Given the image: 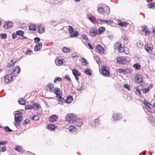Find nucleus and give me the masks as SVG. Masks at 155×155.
<instances>
[{
	"instance_id": "19",
	"label": "nucleus",
	"mask_w": 155,
	"mask_h": 155,
	"mask_svg": "<svg viewBox=\"0 0 155 155\" xmlns=\"http://www.w3.org/2000/svg\"><path fill=\"white\" fill-rule=\"evenodd\" d=\"M57 119V117L55 115H53L50 116L49 119V121L51 122H54L56 121Z\"/></svg>"
},
{
	"instance_id": "29",
	"label": "nucleus",
	"mask_w": 155,
	"mask_h": 155,
	"mask_svg": "<svg viewBox=\"0 0 155 155\" xmlns=\"http://www.w3.org/2000/svg\"><path fill=\"white\" fill-rule=\"evenodd\" d=\"M133 66L136 70H139L141 68V66L140 64L139 63L134 64Z\"/></svg>"
},
{
	"instance_id": "56",
	"label": "nucleus",
	"mask_w": 155,
	"mask_h": 155,
	"mask_svg": "<svg viewBox=\"0 0 155 155\" xmlns=\"http://www.w3.org/2000/svg\"><path fill=\"white\" fill-rule=\"evenodd\" d=\"M94 59L96 61V62L97 64H99V61H100V60H99V59L97 57V56H94Z\"/></svg>"
},
{
	"instance_id": "13",
	"label": "nucleus",
	"mask_w": 155,
	"mask_h": 155,
	"mask_svg": "<svg viewBox=\"0 0 155 155\" xmlns=\"http://www.w3.org/2000/svg\"><path fill=\"white\" fill-rule=\"evenodd\" d=\"M117 62L121 64H125L127 61L125 58L123 57L117 58Z\"/></svg>"
},
{
	"instance_id": "40",
	"label": "nucleus",
	"mask_w": 155,
	"mask_h": 155,
	"mask_svg": "<svg viewBox=\"0 0 155 155\" xmlns=\"http://www.w3.org/2000/svg\"><path fill=\"white\" fill-rule=\"evenodd\" d=\"M63 62V60L60 59H56V63L57 64H61Z\"/></svg>"
},
{
	"instance_id": "49",
	"label": "nucleus",
	"mask_w": 155,
	"mask_h": 155,
	"mask_svg": "<svg viewBox=\"0 0 155 155\" xmlns=\"http://www.w3.org/2000/svg\"><path fill=\"white\" fill-rule=\"evenodd\" d=\"M84 72L87 74L89 75H91L92 74L91 72V70L89 69H87Z\"/></svg>"
},
{
	"instance_id": "20",
	"label": "nucleus",
	"mask_w": 155,
	"mask_h": 155,
	"mask_svg": "<svg viewBox=\"0 0 155 155\" xmlns=\"http://www.w3.org/2000/svg\"><path fill=\"white\" fill-rule=\"evenodd\" d=\"M113 117L115 120H117L121 118H122V115L120 114H113Z\"/></svg>"
},
{
	"instance_id": "25",
	"label": "nucleus",
	"mask_w": 155,
	"mask_h": 155,
	"mask_svg": "<svg viewBox=\"0 0 155 155\" xmlns=\"http://www.w3.org/2000/svg\"><path fill=\"white\" fill-rule=\"evenodd\" d=\"M73 97L71 96H68L65 100V102L67 103H70L73 101Z\"/></svg>"
},
{
	"instance_id": "32",
	"label": "nucleus",
	"mask_w": 155,
	"mask_h": 155,
	"mask_svg": "<svg viewBox=\"0 0 155 155\" xmlns=\"http://www.w3.org/2000/svg\"><path fill=\"white\" fill-rule=\"evenodd\" d=\"M36 27L34 24H31L29 26V29L30 30L32 31H35L36 30Z\"/></svg>"
},
{
	"instance_id": "41",
	"label": "nucleus",
	"mask_w": 155,
	"mask_h": 155,
	"mask_svg": "<svg viewBox=\"0 0 155 155\" xmlns=\"http://www.w3.org/2000/svg\"><path fill=\"white\" fill-rule=\"evenodd\" d=\"M18 103L19 104L22 105H24L25 104V102L23 98H21L18 101Z\"/></svg>"
},
{
	"instance_id": "42",
	"label": "nucleus",
	"mask_w": 155,
	"mask_h": 155,
	"mask_svg": "<svg viewBox=\"0 0 155 155\" xmlns=\"http://www.w3.org/2000/svg\"><path fill=\"white\" fill-rule=\"evenodd\" d=\"M62 51L64 52H68L70 51V49L69 48L64 47L62 49Z\"/></svg>"
},
{
	"instance_id": "14",
	"label": "nucleus",
	"mask_w": 155,
	"mask_h": 155,
	"mask_svg": "<svg viewBox=\"0 0 155 155\" xmlns=\"http://www.w3.org/2000/svg\"><path fill=\"white\" fill-rule=\"evenodd\" d=\"M145 50L149 53H151L152 52V46L150 45L147 44L144 46Z\"/></svg>"
},
{
	"instance_id": "39",
	"label": "nucleus",
	"mask_w": 155,
	"mask_h": 155,
	"mask_svg": "<svg viewBox=\"0 0 155 155\" xmlns=\"http://www.w3.org/2000/svg\"><path fill=\"white\" fill-rule=\"evenodd\" d=\"M82 62V64L83 66H86L87 64L88 63L87 62L86 60L84 58H82L81 59Z\"/></svg>"
},
{
	"instance_id": "63",
	"label": "nucleus",
	"mask_w": 155,
	"mask_h": 155,
	"mask_svg": "<svg viewBox=\"0 0 155 155\" xmlns=\"http://www.w3.org/2000/svg\"><path fill=\"white\" fill-rule=\"evenodd\" d=\"M38 47L41 48L42 47V44L41 42H40L37 44L36 45Z\"/></svg>"
},
{
	"instance_id": "34",
	"label": "nucleus",
	"mask_w": 155,
	"mask_h": 155,
	"mask_svg": "<svg viewBox=\"0 0 155 155\" xmlns=\"http://www.w3.org/2000/svg\"><path fill=\"white\" fill-rule=\"evenodd\" d=\"M85 89V86L83 84H81V85L79 86L78 88L77 89V90L78 91H84Z\"/></svg>"
},
{
	"instance_id": "33",
	"label": "nucleus",
	"mask_w": 155,
	"mask_h": 155,
	"mask_svg": "<svg viewBox=\"0 0 155 155\" xmlns=\"http://www.w3.org/2000/svg\"><path fill=\"white\" fill-rule=\"evenodd\" d=\"M40 113L38 114V115H35L32 117V119L34 120H39L40 117L39 115H40Z\"/></svg>"
},
{
	"instance_id": "11",
	"label": "nucleus",
	"mask_w": 155,
	"mask_h": 155,
	"mask_svg": "<svg viewBox=\"0 0 155 155\" xmlns=\"http://www.w3.org/2000/svg\"><path fill=\"white\" fill-rule=\"evenodd\" d=\"M96 51L100 54H102L104 52V48L100 45H98L96 46Z\"/></svg>"
},
{
	"instance_id": "35",
	"label": "nucleus",
	"mask_w": 155,
	"mask_h": 155,
	"mask_svg": "<svg viewBox=\"0 0 155 155\" xmlns=\"http://www.w3.org/2000/svg\"><path fill=\"white\" fill-rule=\"evenodd\" d=\"M15 150L17 151L20 152H22L24 151L23 149L21 147V146H17L15 148Z\"/></svg>"
},
{
	"instance_id": "1",
	"label": "nucleus",
	"mask_w": 155,
	"mask_h": 155,
	"mask_svg": "<svg viewBox=\"0 0 155 155\" xmlns=\"http://www.w3.org/2000/svg\"><path fill=\"white\" fill-rule=\"evenodd\" d=\"M47 86L50 90V92L54 93L56 94V97L57 98L58 101L60 102L59 103L61 104H62L64 99L61 96L62 93L60 91V89L57 87L54 88V84L50 83L48 84Z\"/></svg>"
},
{
	"instance_id": "8",
	"label": "nucleus",
	"mask_w": 155,
	"mask_h": 155,
	"mask_svg": "<svg viewBox=\"0 0 155 155\" xmlns=\"http://www.w3.org/2000/svg\"><path fill=\"white\" fill-rule=\"evenodd\" d=\"M89 33L91 36L94 37L96 36L98 34V31L97 30L96 28L95 27L92 28H90Z\"/></svg>"
},
{
	"instance_id": "37",
	"label": "nucleus",
	"mask_w": 155,
	"mask_h": 155,
	"mask_svg": "<svg viewBox=\"0 0 155 155\" xmlns=\"http://www.w3.org/2000/svg\"><path fill=\"white\" fill-rule=\"evenodd\" d=\"M79 35V32L77 31H75L74 32L73 34H71L70 35V37H76L78 36Z\"/></svg>"
},
{
	"instance_id": "18",
	"label": "nucleus",
	"mask_w": 155,
	"mask_h": 155,
	"mask_svg": "<svg viewBox=\"0 0 155 155\" xmlns=\"http://www.w3.org/2000/svg\"><path fill=\"white\" fill-rule=\"evenodd\" d=\"M38 31L39 33H42L45 30V27L41 25H38Z\"/></svg>"
},
{
	"instance_id": "30",
	"label": "nucleus",
	"mask_w": 155,
	"mask_h": 155,
	"mask_svg": "<svg viewBox=\"0 0 155 155\" xmlns=\"http://www.w3.org/2000/svg\"><path fill=\"white\" fill-rule=\"evenodd\" d=\"M47 128L49 130H52L54 129L55 127L54 125L50 124L48 125Z\"/></svg>"
},
{
	"instance_id": "43",
	"label": "nucleus",
	"mask_w": 155,
	"mask_h": 155,
	"mask_svg": "<svg viewBox=\"0 0 155 155\" xmlns=\"http://www.w3.org/2000/svg\"><path fill=\"white\" fill-rule=\"evenodd\" d=\"M16 34L18 35H21L22 36V35H24V32L23 31L21 30L18 31L16 32Z\"/></svg>"
},
{
	"instance_id": "47",
	"label": "nucleus",
	"mask_w": 155,
	"mask_h": 155,
	"mask_svg": "<svg viewBox=\"0 0 155 155\" xmlns=\"http://www.w3.org/2000/svg\"><path fill=\"white\" fill-rule=\"evenodd\" d=\"M61 80L62 78L59 77H56L54 79V83H56L57 81H61Z\"/></svg>"
},
{
	"instance_id": "22",
	"label": "nucleus",
	"mask_w": 155,
	"mask_h": 155,
	"mask_svg": "<svg viewBox=\"0 0 155 155\" xmlns=\"http://www.w3.org/2000/svg\"><path fill=\"white\" fill-rule=\"evenodd\" d=\"M118 25L121 27H126L127 26V25H128V23H127L126 22H123L122 21H119L118 22Z\"/></svg>"
},
{
	"instance_id": "17",
	"label": "nucleus",
	"mask_w": 155,
	"mask_h": 155,
	"mask_svg": "<svg viewBox=\"0 0 155 155\" xmlns=\"http://www.w3.org/2000/svg\"><path fill=\"white\" fill-rule=\"evenodd\" d=\"M143 29L142 31L145 33L146 34H148L150 32V29L147 28L146 26H143Z\"/></svg>"
},
{
	"instance_id": "58",
	"label": "nucleus",
	"mask_w": 155,
	"mask_h": 155,
	"mask_svg": "<svg viewBox=\"0 0 155 155\" xmlns=\"http://www.w3.org/2000/svg\"><path fill=\"white\" fill-rule=\"evenodd\" d=\"M34 41L35 42L37 43L40 41V39L38 37H35L34 38Z\"/></svg>"
},
{
	"instance_id": "12",
	"label": "nucleus",
	"mask_w": 155,
	"mask_h": 155,
	"mask_svg": "<svg viewBox=\"0 0 155 155\" xmlns=\"http://www.w3.org/2000/svg\"><path fill=\"white\" fill-rule=\"evenodd\" d=\"M97 22L99 24H103L106 23L108 25L112 24L113 22L112 21L105 20L102 19H98L97 20Z\"/></svg>"
},
{
	"instance_id": "52",
	"label": "nucleus",
	"mask_w": 155,
	"mask_h": 155,
	"mask_svg": "<svg viewBox=\"0 0 155 155\" xmlns=\"http://www.w3.org/2000/svg\"><path fill=\"white\" fill-rule=\"evenodd\" d=\"M14 65V63H12V62L11 61L10 63L8 64L7 67L9 68H13Z\"/></svg>"
},
{
	"instance_id": "60",
	"label": "nucleus",
	"mask_w": 155,
	"mask_h": 155,
	"mask_svg": "<svg viewBox=\"0 0 155 155\" xmlns=\"http://www.w3.org/2000/svg\"><path fill=\"white\" fill-rule=\"evenodd\" d=\"M41 48L36 45L34 48V50L35 51H39Z\"/></svg>"
},
{
	"instance_id": "4",
	"label": "nucleus",
	"mask_w": 155,
	"mask_h": 155,
	"mask_svg": "<svg viewBox=\"0 0 155 155\" xmlns=\"http://www.w3.org/2000/svg\"><path fill=\"white\" fill-rule=\"evenodd\" d=\"M66 121L69 123H73L77 120V118L73 114H68L66 116Z\"/></svg>"
},
{
	"instance_id": "2",
	"label": "nucleus",
	"mask_w": 155,
	"mask_h": 155,
	"mask_svg": "<svg viewBox=\"0 0 155 155\" xmlns=\"http://www.w3.org/2000/svg\"><path fill=\"white\" fill-rule=\"evenodd\" d=\"M15 112V114L14 124L17 127L20 126V123L23 120L22 114L21 112L19 110L16 111Z\"/></svg>"
},
{
	"instance_id": "38",
	"label": "nucleus",
	"mask_w": 155,
	"mask_h": 155,
	"mask_svg": "<svg viewBox=\"0 0 155 155\" xmlns=\"http://www.w3.org/2000/svg\"><path fill=\"white\" fill-rule=\"evenodd\" d=\"M68 29H69V34H71V35L73 33V32L74 31V28L71 26H68Z\"/></svg>"
},
{
	"instance_id": "28",
	"label": "nucleus",
	"mask_w": 155,
	"mask_h": 155,
	"mask_svg": "<svg viewBox=\"0 0 155 155\" xmlns=\"http://www.w3.org/2000/svg\"><path fill=\"white\" fill-rule=\"evenodd\" d=\"M87 18L93 23H94V22L95 21L94 18L93 16H91L90 14L87 15Z\"/></svg>"
},
{
	"instance_id": "45",
	"label": "nucleus",
	"mask_w": 155,
	"mask_h": 155,
	"mask_svg": "<svg viewBox=\"0 0 155 155\" xmlns=\"http://www.w3.org/2000/svg\"><path fill=\"white\" fill-rule=\"evenodd\" d=\"M139 88H140V86H138L136 88V93L137 94L139 95H140L141 94H140V90Z\"/></svg>"
},
{
	"instance_id": "46",
	"label": "nucleus",
	"mask_w": 155,
	"mask_h": 155,
	"mask_svg": "<svg viewBox=\"0 0 155 155\" xmlns=\"http://www.w3.org/2000/svg\"><path fill=\"white\" fill-rule=\"evenodd\" d=\"M119 48L117 50L120 52L122 53L124 51V47L122 46V45H121L120 46Z\"/></svg>"
},
{
	"instance_id": "3",
	"label": "nucleus",
	"mask_w": 155,
	"mask_h": 155,
	"mask_svg": "<svg viewBox=\"0 0 155 155\" xmlns=\"http://www.w3.org/2000/svg\"><path fill=\"white\" fill-rule=\"evenodd\" d=\"M97 11L103 15H107L110 12L109 7L106 6H103L99 5L97 6Z\"/></svg>"
},
{
	"instance_id": "10",
	"label": "nucleus",
	"mask_w": 155,
	"mask_h": 155,
	"mask_svg": "<svg viewBox=\"0 0 155 155\" xmlns=\"http://www.w3.org/2000/svg\"><path fill=\"white\" fill-rule=\"evenodd\" d=\"M102 74L105 76H108L110 75V73L108 71V68L106 66H104L101 68Z\"/></svg>"
},
{
	"instance_id": "9",
	"label": "nucleus",
	"mask_w": 155,
	"mask_h": 155,
	"mask_svg": "<svg viewBox=\"0 0 155 155\" xmlns=\"http://www.w3.org/2000/svg\"><path fill=\"white\" fill-rule=\"evenodd\" d=\"M73 74L75 77L76 80L78 81L79 80L78 76H80L81 75V73L79 71H78L76 69H73L72 70Z\"/></svg>"
},
{
	"instance_id": "55",
	"label": "nucleus",
	"mask_w": 155,
	"mask_h": 155,
	"mask_svg": "<svg viewBox=\"0 0 155 155\" xmlns=\"http://www.w3.org/2000/svg\"><path fill=\"white\" fill-rule=\"evenodd\" d=\"M150 90L149 88H144L143 89L142 91L143 93H146L148 92Z\"/></svg>"
},
{
	"instance_id": "7",
	"label": "nucleus",
	"mask_w": 155,
	"mask_h": 155,
	"mask_svg": "<svg viewBox=\"0 0 155 155\" xmlns=\"http://www.w3.org/2000/svg\"><path fill=\"white\" fill-rule=\"evenodd\" d=\"M136 82L138 84H140L142 85H143L144 83L142 82V78L141 75L139 74H137L135 77Z\"/></svg>"
},
{
	"instance_id": "6",
	"label": "nucleus",
	"mask_w": 155,
	"mask_h": 155,
	"mask_svg": "<svg viewBox=\"0 0 155 155\" xmlns=\"http://www.w3.org/2000/svg\"><path fill=\"white\" fill-rule=\"evenodd\" d=\"M118 71L120 74L123 73L125 74H130L132 72V70L129 68H119L118 69Z\"/></svg>"
},
{
	"instance_id": "16",
	"label": "nucleus",
	"mask_w": 155,
	"mask_h": 155,
	"mask_svg": "<svg viewBox=\"0 0 155 155\" xmlns=\"http://www.w3.org/2000/svg\"><path fill=\"white\" fill-rule=\"evenodd\" d=\"M21 71L20 68L18 66L15 67L14 70L12 71V73L15 76H17V74H19Z\"/></svg>"
},
{
	"instance_id": "51",
	"label": "nucleus",
	"mask_w": 155,
	"mask_h": 155,
	"mask_svg": "<svg viewBox=\"0 0 155 155\" xmlns=\"http://www.w3.org/2000/svg\"><path fill=\"white\" fill-rule=\"evenodd\" d=\"M4 129L6 131L8 132H11L12 131V130L9 129L8 126H6L4 127Z\"/></svg>"
},
{
	"instance_id": "53",
	"label": "nucleus",
	"mask_w": 155,
	"mask_h": 155,
	"mask_svg": "<svg viewBox=\"0 0 155 155\" xmlns=\"http://www.w3.org/2000/svg\"><path fill=\"white\" fill-rule=\"evenodd\" d=\"M124 87L126 89H127L128 90H130V87L128 84H125L124 85Z\"/></svg>"
},
{
	"instance_id": "48",
	"label": "nucleus",
	"mask_w": 155,
	"mask_h": 155,
	"mask_svg": "<svg viewBox=\"0 0 155 155\" xmlns=\"http://www.w3.org/2000/svg\"><path fill=\"white\" fill-rule=\"evenodd\" d=\"M33 109L32 105H28L25 106V109L26 110H30Z\"/></svg>"
},
{
	"instance_id": "5",
	"label": "nucleus",
	"mask_w": 155,
	"mask_h": 155,
	"mask_svg": "<svg viewBox=\"0 0 155 155\" xmlns=\"http://www.w3.org/2000/svg\"><path fill=\"white\" fill-rule=\"evenodd\" d=\"M12 74H7L4 77V81L5 83L9 84L13 79Z\"/></svg>"
},
{
	"instance_id": "62",
	"label": "nucleus",
	"mask_w": 155,
	"mask_h": 155,
	"mask_svg": "<svg viewBox=\"0 0 155 155\" xmlns=\"http://www.w3.org/2000/svg\"><path fill=\"white\" fill-rule=\"evenodd\" d=\"M6 149V147L5 146L3 147L0 149V151L4 152L5 151Z\"/></svg>"
},
{
	"instance_id": "31",
	"label": "nucleus",
	"mask_w": 155,
	"mask_h": 155,
	"mask_svg": "<svg viewBox=\"0 0 155 155\" xmlns=\"http://www.w3.org/2000/svg\"><path fill=\"white\" fill-rule=\"evenodd\" d=\"M121 44L119 42H116L114 45V48L115 49L118 50Z\"/></svg>"
},
{
	"instance_id": "27",
	"label": "nucleus",
	"mask_w": 155,
	"mask_h": 155,
	"mask_svg": "<svg viewBox=\"0 0 155 155\" xmlns=\"http://www.w3.org/2000/svg\"><path fill=\"white\" fill-rule=\"evenodd\" d=\"M33 109H34L35 110H38L40 107L39 105L37 103H35L32 105Z\"/></svg>"
},
{
	"instance_id": "15",
	"label": "nucleus",
	"mask_w": 155,
	"mask_h": 155,
	"mask_svg": "<svg viewBox=\"0 0 155 155\" xmlns=\"http://www.w3.org/2000/svg\"><path fill=\"white\" fill-rule=\"evenodd\" d=\"M90 122L91 123V125L93 127L98 126L99 124V120L98 119H96L94 120H91Z\"/></svg>"
},
{
	"instance_id": "23",
	"label": "nucleus",
	"mask_w": 155,
	"mask_h": 155,
	"mask_svg": "<svg viewBox=\"0 0 155 155\" xmlns=\"http://www.w3.org/2000/svg\"><path fill=\"white\" fill-rule=\"evenodd\" d=\"M105 28L104 27H101L99 28L97 31H98V34L101 35L103 34L105 31Z\"/></svg>"
},
{
	"instance_id": "61",
	"label": "nucleus",
	"mask_w": 155,
	"mask_h": 155,
	"mask_svg": "<svg viewBox=\"0 0 155 155\" xmlns=\"http://www.w3.org/2000/svg\"><path fill=\"white\" fill-rule=\"evenodd\" d=\"M30 122V120L27 119L24 120V122L23 123L24 124H27L29 123Z\"/></svg>"
},
{
	"instance_id": "64",
	"label": "nucleus",
	"mask_w": 155,
	"mask_h": 155,
	"mask_svg": "<svg viewBox=\"0 0 155 155\" xmlns=\"http://www.w3.org/2000/svg\"><path fill=\"white\" fill-rule=\"evenodd\" d=\"M16 34H15V33H13L12 35V38L13 39H15L17 38V36Z\"/></svg>"
},
{
	"instance_id": "21",
	"label": "nucleus",
	"mask_w": 155,
	"mask_h": 155,
	"mask_svg": "<svg viewBox=\"0 0 155 155\" xmlns=\"http://www.w3.org/2000/svg\"><path fill=\"white\" fill-rule=\"evenodd\" d=\"M12 24L11 22H7L6 23H5L4 25V27L6 29L8 28L11 27L12 26Z\"/></svg>"
},
{
	"instance_id": "57",
	"label": "nucleus",
	"mask_w": 155,
	"mask_h": 155,
	"mask_svg": "<svg viewBox=\"0 0 155 155\" xmlns=\"http://www.w3.org/2000/svg\"><path fill=\"white\" fill-rule=\"evenodd\" d=\"M71 56L73 58L78 57V54L76 53H73L72 54Z\"/></svg>"
},
{
	"instance_id": "36",
	"label": "nucleus",
	"mask_w": 155,
	"mask_h": 155,
	"mask_svg": "<svg viewBox=\"0 0 155 155\" xmlns=\"http://www.w3.org/2000/svg\"><path fill=\"white\" fill-rule=\"evenodd\" d=\"M148 7L150 8H155V3L154 2H151L148 4Z\"/></svg>"
},
{
	"instance_id": "50",
	"label": "nucleus",
	"mask_w": 155,
	"mask_h": 155,
	"mask_svg": "<svg viewBox=\"0 0 155 155\" xmlns=\"http://www.w3.org/2000/svg\"><path fill=\"white\" fill-rule=\"evenodd\" d=\"M81 36L83 40H86V41H88V38L87 37V35H84V34H83V35H81Z\"/></svg>"
},
{
	"instance_id": "54",
	"label": "nucleus",
	"mask_w": 155,
	"mask_h": 155,
	"mask_svg": "<svg viewBox=\"0 0 155 155\" xmlns=\"http://www.w3.org/2000/svg\"><path fill=\"white\" fill-rule=\"evenodd\" d=\"M0 36L2 39L6 38H7V35L6 34L2 33L0 35Z\"/></svg>"
},
{
	"instance_id": "26",
	"label": "nucleus",
	"mask_w": 155,
	"mask_h": 155,
	"mask_svg": "<svg viewBox=\"0 0 155 155\" xmlns=\"http://www.w3.org/2000/svg\"><path fill=\"white\" fill-rule=\"evenodd\" d=\"M143 104L146 106V108L148 107L153 108V105L146 101H145L143 102Z\"/></svg>"
},
{
	"instance_id": "44",
	"label": "nucleus",
	"mask_w": 155,
	"mask_h": 155,
	"mask_svg": "<svg viewBox=\"0 0 155 155\" xmlns=\"http://www.w3.org/2000/svg\"><path fill=\"white\" fill-rule=\"evenodd\" d=\"M82 124V122L80 121H76L75 122V125L77 127H80Z\"/></svg>"
},
{
	"instance_id": "24",
	"label": "nucleus",
	"mask_w": 155,
	"mask_h": 155,
	"mask_svg": "<svg viewBox=\"0 0 155 155\" xmlns=\"http://www.w3.org/2000/svg\"><path fill=\"white\" fill-rule=\"evenodd\" d=\"M69 132L74 133L76 131V128L74 126H71L68 128Z\"/></svg>"
},
{
	"instance_id": "59",
	"label": "nucleus",
	"mask_w": 155,
	"mask_h": 155,
	"mask_svg": "<svg viewBox=\"0 0 155 155\" xmlns=\"http://www.w3.org/2000/svg\"><path fill=\"white\" fill-rule=\"evenodd\" d=\"M7 142L6 141H0V145H4L7 144Z\"/></svg>"
}]
</instances>
